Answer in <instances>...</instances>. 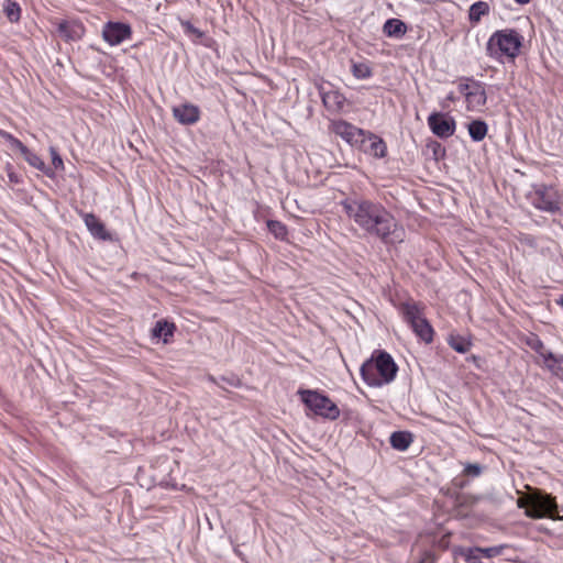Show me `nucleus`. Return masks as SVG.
<instances>
[{"label":"nucleus","mask_w":563,"mask_h":563,"mask_svg":"<svg viewBox=\"0 0 563 563\" xmlns=\"http://www.w3.org/2000/svg\"><path fill=\"white\" fill-rule=\"evenodd\" d=\"M345 214L369 238L384 244L404 241L405 230L380 202L353 195L341 201Z\"/></svg>","instance_id":"f257e3e1"},{"label":"nucleus","mask_w":563,"mask_h":563,"mask_svg":"<svg viewBox=\"0 0 563 563\" xmlns=\"http://www.w3.org/2000/svg\"><path fill=\"white\" fill-rule=\"evenodd\" d=\"M398 365L384 350H375L360 368L364 383L369 387H382L395 380Z\"/></svg>","instance_id":"f03ea898"},{"label":"nucleus","mask_w":563,"mask_h":563,"mask_svg":"<svg viewBox=\"0 0 563 563\" xmlns=\"http://www.w3.org/2000/svg\"><path fill=\"white\" fill-rule=\"evenodd\" d=\"M523 36L515 29L495 31L486 43V54L498 62L506 57L514 62L520 54Z\"/></svg>","instance_id":"7ed1b4c3"},{"label":"nucleus","mask_w":563,"mask_h":563,"mask_svg":"<svg viewBox=\"0 0 563 563\" xmlns=\"http://www.w3.org/2000/svg\"><path fill=\"white\" fill-rule=\"evenodd\" d=\"M399 311L404 321L421 341L426 343L432 342L434 331L424 317L422 305L416 301H406L399 306Z\"/></svg>","instance_id":"20e7f679"},{"label":"nucleus","mask_w":563,"mask_h":563,"mask_svg":"<svg viewBox=\"0 0 563 563\" xmlns=\"http://www.w3.org/2000/svg\"><path fill=\"white\" fill-rule=\"evenodd\" d=\"M525 514L532 519L544 517L560 519L555 498L538 488L531 490L529 495V507Z\"/></svg>","instance_id":"39448f33"},{"label":"nucleus","mask_w":563,"mask_h":563,"mask_svg":"<svg viewBox=\"0 0 563 563\" xmlns=\"http://www.w3.org/2000/svg\"><path fill=\"white\" fill-rule=\"evenodd\" d=\"M301 400L314 415L329 420L340 416L339 407L325 395L317 390H301Z\"/></svg>","instance_id":"423d86ee"},{"label":"nucleus","mask_w":563,"mask_h":563,"mask_svg":"<svg viewBox=\"0 0 563 563\" xmlns=\"http://www.w3.org/2000/svg\"><path fill=\"white\" fill-rule=\"evenodd\" d=\"M532 205L542 211L556 213L561 210L558 191L552 186L539 185L531 195Z\"/></svg>","instance_id":"0eeeda50"},{"label":"nucleus","mask_w":563,"mask_h":563,"mask_svg":"<svg viewBox=\"0 0 563 563\" xmlns=\"http://www.w3.org/2000/svg\"><path fill=\"white\" fill-rule=\"evenodd\" d=\"M331 126H332L333 133L335 135L342 137L351 146L358 147L366 143V132L367 131L360 129L347 121H344V120L333 121Z\"/></svg>","instance_id":"6e6552de"},{"label":"nucleus","mask_w":563,"mask_h":563,"mask_svg":"<svg viewBox=\"0 0 563 563\" xmlns=\"http://www.w3.org/2000/svg\"><path fill=\"white\" fill-rule=\"evenodd\" d=\"M132 27L130 24L118 21H108L102 26V38L110 46H117L132 37Z\"/></svg>","instance_id":"1a4fd4ad"},{"label":"nucleus","mask_w":563,"mask_h":563,"mask_svg":"<svg viewBox=\"0 0 563 563\" xmlns=\"http://www.w3.org/2000/svg\"><path fill=\"white\" fill-rule=\"evenodd\" d=\"M427 121L431 132L440 139L445 140L455 133L456 122L448 113L432 112Z\"/></svg>","instance_id":"9d476101"},{"label":"nucleus","mask_w":563,"mask_h":563,"mask_svg":"<svg viewBox=\"0 0 563 563\" xmlns=\"http://www.w3.org/2000/svg\"><path fill=\"white\" fill-rule=\"evenodd\" d=\"M462 80L471 82V90L466 93V102L468 110H479L487 102V95L485 91V84L475 80L473 77H462Z\"/></svg>","instance_id":"9b49d317"},{"label":"nucleus","mask_w":563,"mask_h":563,"mask_svg":"<svg viewBox=\"0 0 563 563\" xmlns=\"http://www.w3.org/2000/svg\"><path fill=\"white\" fill-rule=\"evenodd\" d=\"M319 95L323 106L330 112H340L345 106V96L331 85H329V89L324 85H321L319 87Z\"/></svg>","instance_id":"f8f14e48"},{"label":"nucleus","mask_w":563,"mask_h":563,"mask_svg":"<svg viewBox=\"0 0 563 563\" xmlns=\"http://www.w3.org/2000/svg\"><path fill=\"white\" fill-rule=\"evenodd\" d=\"M59 37L66 42H76L82 38L86 29L79 20H62L56 29Z\"/></svg>","instance_id":"ddd939ff"},{"label":"nucleus","mask_w":563,"mask_h":563,"mask_svg":"<svg viewBox=\"0 0 563 563\" xmlns=\"http://www.w3.org/2000/svg\"><path fill=\"white\" fill-rule=\"evenodd\" d=\"M81 219L89 233L97 240L112 241V234L106 229L104 223L91 212H81Z\"/></svg>","instance_id":"4468645a"},{"label":"nucleus","mask_w":563,"mask_h":563,"mask_svg":"<svg viewBox=\"0 0 563 563\" xmlns=\"http://www.w3.org/2000/svg\"><path fill=\"white\" fill-rule=\"evenodd\" d=\"M175 120L183 125H192L200 120L201 111L192 103H181L173 108Z\"/></svg>","instance_id":"2eb2a0df"},{"label":"nucleus","mask_w":563,"mask_h":563,"mask_svg":"<svg viewBox=\"0 0 563 563\" xmlns=\"http://www.w3.org/2000/svg\"><path fill=\"white\" fill-rule=\"evenodd\" d=\"M358 147L375 158H384L387 155L386 142L371 131L366 132V143Z\"/></svg>","instance_id":"dca6fc26"},{"label":"nucleus","mask_w":563,"mask_h":563,"mask_svg":"<svg viewBox=\"0 0 563 563\" xmlns=\"http://www.w3.org/2000/svg\"><path fill=\"white\" fill-rule=\"evenodd\" d=\"M23 158L37 170L42 172L48 178H55L56 174L54 169L47 166L44 161L34 152H32L27 146H24L20 152Z\"/></svg>","instance_id":"f3484780"},{"label":"nucleus","mask_w":563,"mask_h":563,"mask_svg":"<svg viewBox=\"0 0 563 563\" xmlns=\"http://www.w3.org/2000/svg\"><path fill=\"white\" fill-rule=\"evenodd\" d=\"M412 441L413 437L409 431H395L389 438L391 448L401 452L406 451Z\"/></svg>","instance_id":"a211bd4d"},{"label":"nucleus","mask_w":563,"mask_h":563,"mask_svg":"<svg viewBox=\"0 0 563 563\" xmlns=\"http://www.w3.org/2000/svg\"><path fill=\"white\" fill-rule=\"evenodd\" d=\"M176 328L174 323L166 320H158L152 329V336L163 339L164 343H168L169 338L174 335Z\"/></svg>","instance_id":"6ab92c4d"},{"label":"nucleus","mask_w":563,"mask_h":563,"mask_svg":"<svg viewBox=\"0 0 563 563\" xmlns=\"http://www.w3.org/2000/svg\"><path fill=\"white\" fill-rule=\"evenodd\" d=\"M383 31L388 37L400 38L405 35L407 25L399 19H388L383 26Z\"/></svg>","instance_id":"aec40b11"},{"label":"nucleus","mask_w":563,"mask_h":563,"mask_svg":"<svg viewBox=\"0 0 563 563\" xmlns=\"http://www.w3.org/2000/svg\"><path fill=\"white\" fill-rule=\"evenodd\" d=\"M479 551H482L481 547H457L453 550L454 554L463 558L466 563H483V555Z\"/></svg>","instance_id":"412c9836"},{"label":"nucleus","mask_w":563,"mask_h":563,"mask_svg":"<svg viewBox=\"0 0 563 563\" xmlns=\"http://www.w3.org/2000/svg\"><path fill=\"white\" fill-rule=\"evenodd\" d=\"M467 130L471 139L474 142H481L487 134L488 125L483 120H473L467 124Z\"/></svg>","instance_id":"4be33fe9"},{"label":"nucleus","mask_w":563,"mask_h":563,"mask_svg":"<svg viewBox=\"0 0 563 563\" xmlns=\"http://www.w3.org/2000/svg\"><path fill=\"white\" fill-rule=\"evenodd\" d=\"M545 368L563 380V354L548 353Z\"/></svg>","instance_id":"5701e85b"},{"label":"nucleus","mask_w":563,"mask_h":563,"mask_svg":"<svg viewBox=\"0 0 563 563\" xmlns=\"http://www.w3.org/2000/svg\"><path fill=\"white\" fill-rule=\"evenodd\" d=\"M488 3L485 1H477L471 5L468 11V19L472 23H477L484 15L488 14Z\"/></svg>","instance_id":"b1692460"},{"label":"nucleus","mask_w":563,"mask_h":563,"mask_svg":"<svg viewBox=\"0 0 563 563\" xmlns=\"http://www.w3.org/2000/svg\"><path fill=\"white\" fill-rule=\"evenodd\" d=\"M3 11L10 22H18L21 18V8L15 1L7 0L3 5Z\"/></svg>","instance_id":"393cba45"},{"label":"nucleus","mask_w":563,"mask_h":563,"mask_svg":"<svg viewBox=\"0 0 563 563\" xmlns=\"http://www.w3.org/2000/svg\"><path fill=\"white\" fill-rule=\"evenodd\" d=\"M267 229L276 239L279 240L286 239L288 234L287 227L283 222L277 220H268Z\"/></svg>","instance_id":"a878e982"},{"label":"nucleus","mask_w":563,"mask_h":563,"mask_svg":"<svg viewBox=\"0 0 563 563\" xmlns=\"http://www.w3.org/2000/svg\"><path fill=\"white\" fill-rule=\"evenodd\" d=\"M351 71L356 79H367L373 75L371 67L366 63H354Z\"/></svg>","instance_id":"bb28decb"},{"label":"nucleus","mask_w":563,"mask_h":563,"mask_svg":"<svg viewBox=\"0 0 563 563\" xmlns=\"http://www.w3.org/2000/svg\"><path fill=\"white\" fill-rule=\"evenodd\" d=\"M449 344L454 351L459 353H466L471 347V342L459 335L451 336Z\"/></svg>","instance_id":"cd10ccee"},{"label":"nucleus","mask_w":563,"mask_h":563,"mask_svg":"<svg viewBox=\"0 0 563 563\" xmlns=\"http://www.w3.org/2000/svg\"><path fill=\"white\" fill-rule=\"evenodd\" d=\"M529 345H530V347H531L534 352H537V353H538V354L543 358V363H544V365H545V364L549 362V361L547 360V354H548V353H552V352H551V351H549V350H547V349H545V346H544V344H543V342H542L540 339H538V338L533 339V340L529 343Z\"/></svg>","instance_id":"c85d7f7f"},{"label":"nucleus","mask_w":563,"mask_h":563,"mask_svg":"<svg viewBox=\"0 0 563 563\" xmlns=\"http://www.w3.org/2000/svg\"><path fill=\"white\" fill-rule=\"evenodd\" d=\"M0 137L7 141L12 148L18 150L19 152H21L25 146L19 139L7 131L0 130Z\"/></svg>","instance_id":"c756f323"},{"label":"nucleus","mask_w":563,"mask_h":563,"mask_svg":"<svg viewBox=\"0 0 563 563\" xmlns=\"http://www.w3.org/2000/svg\"><path fill=\"white\" fill-rule=\"evenodd\" d=\"M49 154L52 156V165H53L52 168L54 169V172L55 170H64V168H65L64 162H63V158L59 155L57 148L54 146H51Z\"/></svg>","instance_id":"7c9ffc66"},{"label":"nucleus","mask_w":563,"mask_h":563,"mask_svg":"<svg viewBox=\"0 0 563 563\" xmlns=\"http://www.w3.org/2000/svg\"><path fill=\"white\" fill-rule=\"evenodd\" d=\"M180 25L186 34L195 35L198 38H201L205 33L197 29L190 21L188 20H180Z\"/></svg>","instance_id":"2f4dec72"},{"label":"nucleus","mask_w":563,"mask_h":563,"mask_svg":"<svg viewBox=\"0 0 563 563\" xmlns=\"http://www.w3.org/2000/svg\"><path fill=\"white\" fill-rule=\"evenodd\" d=\"M505 549V545H495V547H488V548H482V551H479L483 555V558L492 559L500 555Z\"/></svg>","instance_id":"473e14b6"},{"label":"nucleus","mask_w":563,"mask_h":563,"mask_svg":"<svg viewBox=\"0 0 563 563\" xmlns=\"http://www.w3.org/2000/svg\"><path fill=\"white\" fill-rule=\"evenodd\" d=\"M483 467L479 464L467 463L464 466L463 473L467 476L477 477L482 474Z\"/></svg>","instance_id":"72a5a7b5"},{"label":"nucleus","mask_w":563,"mask_h":563,"mask_svg":"<svg viewBox=\"0 0 563 563\" xmlns=\"http://www.w3.org/2000/svg\"><path fill=\"white\" fill-rule=\"evenodd\" d=\"M5 172L8 179L11 184L18 185L22 183V177L18 173L14 172L13 166L11 164H7Z\"/></svg>","instance_id":"f704fd0d"},{"label":"nucleus","mask_w":563,"mask_h":563,"mask_svg":"<svg viewBox=\"0 0 563 563\" xmlns=\"http://www.w3.org/2000/svg\"><path fill=\"white\" fill-rule=\"evenodd\" d=\"M471 90V82L461 79L459 91L466 98V93Z\"/></svg>","instance_id":"c9c22d12"},{"label":"nucleus","mask_w":563,"mask_h":563,"mask_svg":"<svg viewBox=\"0 0 563 563\" xmlns=\"http://www.w3.org/2000/svg\"><path fill=\"white\" fill-rule=\"evenodd\" d=\"M517 506H518L519 508H525V509L527 510V509H528V507H529V496H528V497H526V498H519V499L517 500Z\"/></svg>","instance_id":"e433bc0d"},{"label":"nucleus","mask_w":563,"mask_h":563,"mask_svg":"<svg viewBox=\"0 0 563 563\" xmlns=\"http://www.w3.org/2000/svg\"><path fill=\"white\" fill-rule=\"evenodd\" d=\"M456 100H457V97L455 96V93L453 91L449 92L445 98V101H448V102H455Z\"/></svg>","instance_id":"4c0bfd02"},{"label":"nucleus","mask_w":563,"mask_h":563,"mask_svg":"<svg viewBox=\"0 0 563 563\" xmlns=\"http://www.w3.org/2000/svg\"><path fill=\"white\" fill-rule=\"evenodd\" d=\"M555 302H556L559 306L563 307V294H562V295H561V296L555 300Z\"/></svg>","instance_id":"58836bf2"},{"label":"nucleus","mask_w":563,"mask_h":563,"mask_svg":"<svg viewBox=\"0 0 563 563\" xmlns=\"http://www.w3.org/2000/svg\"><path fill=\"white\" fill-rule=\"evenodd\" d=\"M531 0H515L516 3L518 4H527L529 3Z\"/></svg>","instance_id":"ea45409f"},{"label":"nucleus","mask_w":563,"mask_h":563,"mask_svg":"<svg viewBox=\"0 0 563 563\" xmlns=\"http://www.w3.org/2000/svg\"><path fill=\"white\" fill-rule=\"evenodd\" d=\"M228 383H229L230 385H232V386H236V384H238V379L232 378V379H229V380H228Z\"/></svg>","instance_id":"a19ab883"}]
</instances>
